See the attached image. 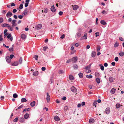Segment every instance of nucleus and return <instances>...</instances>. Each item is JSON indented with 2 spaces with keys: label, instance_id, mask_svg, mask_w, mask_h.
<instances>
[{
  "label": "nucleus",
  "instance_id": "obj_1",
  "mask_svg": "<svg viewBox=\"0 0 124 124\" xmlns=\"http://www.w3.org/2000/svg\"><path fill=\"white\" fill-rule=\"evenodd\" d=\"M42 26L41 24H39L35 27V29L37 30H39L41 28Z\"/></svg>",
  "mask_w": 124,
  "mask_h": 124
},
{
  "label": "nucleus",
  "instance_id": "obj_2",
  "mask_svg": "<svg viewBox=\"0 0 124 124\" xmlns=\"http://www.w3.org/2000/svg\"><path fill=\"white\" fill-rule=\"evenodd\" d=\"M71 91L75 93L77 91V89L74 86H72L71 88Z\"/></svg>",
  "mask_w": 124,
  "mask_h": 124
},
{
  "label": "nucleus",
  "instance_id": "obj_3",
  "mask_svg": "<svg viewBox=\"0 0 124 124\" xmlns=\"http://www.w3.org/2000/svg\"><path fill=\"white\" fill-rule=\"evenodd\" d=\"M78 59V58L77 56L74 57L71 59L72 61L74 62H75L77 61Z\"/></svg>",
  "mask_w": 124,
  "mask_h": 124
},
{
  "label": "nucleus",
  "instance_id": "obj_4",
  "mask_svg": "<svg viewBox=\"0 0 124 124\" xmlns=\"http://www.w3.org/2000/svg\"><path fill=\"white\" fill-rule=\"evenodd\" d=\"M13 15L12 13L9 11L6 14V16L8 18H9L12 16Z\"/></svg>",
  "mask_w": 124,
  "mask_h": 124
},
{
  "label": "nucleus",
  "instance_id": "obj_5",
  "mask_svg": "<svg viewBox=\"0 0 124 124\" xmlns=\"http://www.w3.org/2000/svg\"><path fill=\"white\" fill-rule=\"evenodd\" d=\"M71 6L73 8V9L74 10H76L78 8V6L77 5H72Z\"/></svg>",
  "mask_w": 124,
  "mask_h": 124
},
{
  "label": "nucleus",
  "instance_id": "obj_6",
  "mask_svg": "<svg viewBox=\"0 0 124 124\" xmlns=\"http://www.w3.org/2000/svg\"><path fill=\"white\" fill-rule=\"evenodd\" d=\"M105 113L107 114H108L110 112V109L109 108H106L105 111Z\"/></svg>",
  "mask_w": 124,
  "mask_h": 124
},
{
  "label": "nucleus",
  "instance_id": "obj_7",
  "mask_svg": "<svg viewBox=\"0 0 124 124\" xmlns=\"http://www.w3.org/2000/svg\"><path fill=\"white\" fill-rule=\"evenodd\" d=\"M6 59L7 62L10 63L11 62V59L8 56H7L6 57Z\"/></svg>",
  "mask_w": 124,
  "mask_h": 124
},
{
  "label": "nucleus",
  "instance_id": "obj_8",
  "mask_svg": "<svg viewBox=\"0 0 124 124\" xmlns=\"http://www.w3.org/2000/svg\"><path fill=\"white\" fill-rule=\"evenodd\" d=\"M46 94L47 96L46 99L47 100V102H48L49 101L50 99V96L48 93H47Z\"/></svg>",
  "mask_w": 124,
  "mask_h": 124
},
{
  "label": "nucleus",
  "instance_id": "obj_9",
  "mask_svg": "<svg viewBox=\"0 0 124 124\" xmlns=\"http://www.w3.org/2000/svg\"><path fill=\"white\" fill-rule=\"evenodd\" d=\"M87 34H85V35L83 36L81 38V40H83V39H87Z\"/></svg>",
  "mask_w": 124,
  "mask_h": 124
},
{
  "label": "nucleus",
  "instance_id": "obj_10",
  "mask_svg": "<svg viewBox=\"0 0 124 124\" xmlns=\"http://www.w3.org/2000/svg\"><path fill=\"white\" fill-rule=\"evenodd\" d=\"M51 10L53 12H55L56 9L55 7L53 6H52L51 8Z\"/></svg>",
  "mask_w": 124,
  "mask_h": 124
},
{
  "label": "nucleus",
  "instance_id": "obj_11",
  "mask_svg": "<svg viewBox=\"0 0 124 124\" xmlns=\"http://www.w3.org/2000/svg\"><path fill=\"white\" fill-rule=\"evenodd\" d=\"M96 53L95 51H93L91 53V56L93 57H94L95 56Z\"/></svg>",
  "mask_w": 124,
  "mask_h": 124
},
{
  "label": "nucleus",
  "instance_id": "obj_12",
  "mask_svg": "<svg viewBox=\"0 0 124 124\" xmlns=\"http://www.w3.org/2000/svg\"><path fill=\"white\" fill-rule=\"evenodd\" d=\"M19 121L21 123H23L24 122L25 120L24 118L23 117H21L19 118Z\"/></svg>",
  "mask_w": 124,
  "mask_h": 124
},
{
  "label": "nucleus",
  "instance_id": "obj_13",
  "mask_svg": "<svg viewBox=\"0 0 124 124\" xmlns=\"http://www.w3.org/2000/svg\"><path fill=\"white\" fill-rule=\"evenodd\" d=\"M29 116V114L28 113H26L24 115V117L25 119H27L28 118Z\"/></svg>",
  "mask_w": 124,
  "mask_h": 124
},
{
  "label": "nucleus",
  "instance_id": "obj_14",
  "mask_svg": "<svg viewBox=\"0 0 124 124\" xmlns=\"http://www.w3.org/2000/svg\"><path fill=\"white\" fill-rule=\"evenodd\" d=\"M81 33L80 32L77 33L76 34L75 36L76 38H78L80 37L81 35Z\"/></svg>",
  "mask_w": 124,
  "mask_h": 124
},
{
  "label": "nucleus",
  "instance_id": "obj_15",
  "mask_svg": "<svg viewBox=\"0 0 124 124\" xmlns=\"http://www.w3.org/2000/svg\"><path fill=\"white\" fill-rule=\"evenodd\" d=\"M35 103L36 102L35 101H33L31 103L30 105L32 107H34L35 104Z\"/></svg>",
  "mask_w": 124,
  "mask_h": 124
},
{
  "label": "nucleus",
  "instance_id": "obj_16",
  "mask_svg": "<svg viewBox=\"0 0 124 124\" xmlns=\"http://www.w3.org/2000/svg\"><path fill=\"white\" fill-rule=\"evenodd\" d=\"M96 81L97 83L98 84H99L100 83V79L99 78H96Z\"/></svg>",
  "mask_w": 124,
  "mask_h": 124
},
{
  "label": "nucleus",
  "instance_id": "obj_17",
  "mask_svg": "<svg viewBox=\"0 0 124 124\" xmlns=\"http://www.w3.org/2000/svg\"><path fill=\"white\" fill-rule=\"evenodd\" d=\"M54 118L55 120L57 121H59L60 120L59 117L57 116H55L54 117Z\"/></svg>",
  "mask_w": 124,
  "mask_h": 124
},
{
  "label": "nucleus",
  "instance_id": "obj_18",
  "mask_svg": "<svg viewBox=\"0 0 124 124\" xmlns=\"http://www.w3.org/2000/svg\"><path fill=\"white\" fill-rule=\"evenodd\" d=\"M91 65V64H90L87 66L85 67V70H88L90 68Z\"/></svg>",
  "mask_w": 124,
  "mask_h": 124
},
{
  "label": "nucleus",
  "instance_id": "obj_19",
  "mask_svg": "<svg viewBox=\"0 0 124 124\" xmlns=\"http://www.w3.org/2000/svg\"><path fill=\"white\" fill-rule=\"evenodd\" d=\"M21 38L23 39H24L26 38V36L24 34H22L21 35Z\"/></svg>",
  "mask_w": 124,
  "mask_h": 124
},
{
  "label": "nucleus",
  "instance_id": "obj_20",
  "mask_svg": "<svg viewBox=\"0 0 124 124\" xmlns=\"http://www.w3.org/2000/svg\"><path fill=\"white\" fill-rule=\"evenodd\" d=\"M21 101L22 102H26L27 100L25 98H23L21 99Z\"/></svg>",
  "mask_w": 124,
  "mask_h": 124
},
{
  "label": "nucleus",
  "instance_id": "obj_21",
  "mask_svg": "<svg viewBox=\"0 0 124 124\" xmlns=\"http://www.w3.org/2000/svg\"><path fill=\"white\" fill-rule=\"evenodd\" d=\"M116 89L114 88H113L111 90L110 92L111 93L114 94L115 92Z\"/></svg>",
  "mask_w": 124,
  "mask_h": 124
},
{
  "label": "nucleus",
  "instance_id": "obj_22",
  "mask_svg": "<svg viewBox=\"0 0 124 124\" xmlns=\"http://www.w3.org/2000/svg\"><path fill=\"white\" fill-rule=\"evenodd\" d=\"M80 78H82L83 77V73L80 72L78 74Z\"/></svg>",
  "mask_w": 124,
  "mask_h": 124
},
{
  "label": "nucleus",
  "instance_id": "obj_23",
  "mask_svg": "<svg viewBox=\"0 0 124 124\" xmlns=\"http://www.w3.org/2000/svg\"><path fill=\"white\" fill-rule=\"evenodd\" d=\"M102 24L105 25L107 23L104 20H102L100 22Z\"/></svg>",
  "mask_w": 124,
  "mask_h": 124
},
{
  "label": "nucleus",
  "instance_id": "obj_24",
  "mask_svg": "<svg viewBox=\"0 0 124 124\" xmlns=\"http://www.w3.org/2000/svg\"><path fill=\"white\" fill-rule=\"evenodd\" d=\"M18 63L17 62H15L13 63L12 64V65L13 66H16L18 65Z\"/></svg>",
  "mask_w": 124,
  "mask_h": 124
},
{
  "label": "nucleus",
  "instance_id": "obj_25",
  "mask_svg": "<svg viewBox=\"0 0 124 124\" xmlns=\"http://www.w3.org/2000/svg\"><path fill=\"white\" fill-rule=\"evenodd\" d=\"M94 122V120L93 119H89V122L90 123H92Z\"/></svg>",
  "mask_w": 124,
  "mask_h": 124
},
{
  "label": "nucleus",
  "instance_id": "obj_26",
  "mask_svg": "<svg viewBox=\"0 0 124 124\" xmlns=\"http://www.w3.org/2000/svg\"><path fill=\"white\" fill-rule=\"evenodd\" d=\"M69 79L70 80H74V78L72 75H70L69 76Z\"/></svg>",
  "mask_w": 124,
  "mask_h": 124
},
{
  "label": "nucleus",
  "instance_id": "obj_27",
  "mask_svg": "<svg viewBox=\"0 0 124 124\" xmlns=\"http://www.w3.org/2000/svg\"><path fill=\"white\" fill-rule=\"evenodd\" d=\"M24 15H26V14L27 13V8H26L24 10Z\"/></svg>",
  "mask_w": 124,
  "mask_h": 124
},
{
  "label": "nucleus",
  "instance_id": "obj_28",
  "mask_svg": "<svg viewBox=\"0 0 124 124\" xmlns=\"http://www.w3.org/2000/svg\"><path fill=\"white\" fill-rule=\"evenodd\" d=\"M18 97V95L16 93H15L13 95V97L15 98H17Z\"/></svg>",
  "mask_w": 124,
  "mask_h": 124
},
{
  "label": "nucleus",
  "instance_id": "obj_29",
  "mask_svg": "<svg viewBox=\"0 0 124 124\" xmlns=\"http://www.w3.org/2000/svg\"><path fill=\"white\" fill-rule=\"evenodd\" d=\"M73 67L75 69H77L78 68V65L76 64H74L73 65Z\"/></svg>",
  "mask_w": 124,
  "mask_h": 124
},
{
  "label": "nucleus",
  "instance_id": "obj_30",
  "mask_svg": "<svg viewBox=\"0 0 124 124\" xmlns=\"http://www.w3.org/2000/svg\"><path fill=\"white\" fill-rule=\"evenodd\" d=\"M99 66L100 67V68L101 70H104V66L101 64Z\"/></svg>",
  "mask_w": 124,
  "mask_h": 124
},
{
  "label": "nucleus",
  "instance_id": "obj_31",
  "mask_svg": "<svg viewBox=\"0 0 124 124\" xmlns=\"http://www.w3.org/2000/svg\"><path fill=\"white\" fill-rule=\"evenodd\" d=\"M16 21V20H12L11 22V23L12 24V25H14V24L15 23Z\"/></svg>",
  "mask_w": 124,
  "mask_h": 124
},
{
  "label": "nucleus",
  "instance_id": "obj_32",
  "mask_svg": "<svg viewBox=\"0 0 124 124\" xmlns=\"http://www.w3.org/2000/svg\"><path fill=\"white\" fill-rule=\"evenodd\" d=\"M119 55L120 56H123L124 55V52H120L119 53Z\"/></svg>",
  "mask_w": 124,
  "mask_h": 124
},
{
  "label": "nucleus",
  "instance_id": "obj_33",
  "mask_svg": "<svg viewBox=\"0 0 124 124\" xmlns=\"http://www.w3.org/2000/svg\"><path fill=\"white\" fill-rule=\"evenodd\" d=\"M119 45V44L117 42H116L114 44V46L115 47H117Z\"/></svg>",
  "mask_w": 124,
  "mask_h": 124
},
{
  "label": "nucleus",
  "instance_id": "obj_34",
  "mask_svg": "<svg viewBox=\"0 0 124 124\" xmlns=\"http://www.w3.org/2000/svg\"><path fill=\"white\" fill-rule=\"evenodd\" d=\"M38 74V73L37 71L33 73V75L34 76H37Z\"/></svg>",
  "mask_w": 124,
  "mask_h": 124
},
{
  "label": "nucleus",
  "instance_id": "obj_35",
  "mask_svg": "<svg viewBox=\"0 0 124 124\" xmlns=\"http://www.w3.org/2000/svg\"><path fill=\"white\" fill-rule=\"evenodd\" d=\"M95 75L96 77H99L100 76V75L99 73L96 72L95 73Z\"/></svg>",
  "mask_w": 124,
  "mask_h": 124
},
{
  "label": "nucleus",
  "instance_id": "obj_36",
  "mask_svg": "<svg viewBox=\"0 0 124 124\" xmlns=\"http://www.w3.org/2000/svg\"><path fill=\"white\" fill-rule=\"evenodd\" d=\"M120 106V105L119 104L117 103V104L116 105V107L117 108H119Z\"/></svg>",
  "mask_w": 124,
  "mask_h": 124
},
{
  "label": "nucleus",
  "instance_id": "obj_37",
  "mask_svg": "<svg viewBox=\"0 0 124 124\" xmlns=\"http://www.w3.org/2000/svg\"><path fill=\"white\" fill-rule=\"evenodd\" d=\"M113 78L112 77H110L109 78V81L111 82H113Z\"/></svg>",
  "mask_w": 124,
  "mask_h": 124
},
{
  "label": "nucleus",
  "instance_id": "obj_38",
  "mask_svg": "<svg viewBox=\"0 0 124 124\" xmlns=\"http://www.w3.org/2000/svg\"><path fill=\"white\" fill-rule=\"evenodd\" d=\"M9 25V24H8L7 23H4L2 25V26L3 27H7Z\"/></svg>",
  "mask_w": 124,
  "mask_h": 124
},
{
  "label": "nucleus",
  "instance_id": "obj_39",
  "mask_svg": "<svg viewBox=\"0 0 124 124\" xmlns=\"http://www.w3.org/2000/svg\"><path fill=\"white\" fill-rule=\"evenodd\" d=\"M19 62L20 64H21L22 62V58L21 57L20 58L19 61Z\"/></svg>",
  "mask_w": 124,
  "mask_h": 124
},
{
  "label": "nucleus",
  "instance_id": "obj_40",
  "mask_svg": "<svg viewBox=\"0 0 124 124\" xmlns=\"http://www.w3.org/2000/svg\"><path fill=\"white\" fill-rule=\"evenodd\" d=\"M86 77L88 78H93V76L92 75H86Z\"/></svg>",
  "mask_w": 124,
  "mask_h": 124
},
{
  "label": "nucleus",
  "instance_id": "obj_41",
  "mask_svg": "<svg viewBox=\"0 0 124 124\" xmlns=\"http://www.w3.org/2000/svg\"><path fill=\"white\" fill-rule=\"evenodd\" d=\"M102 13L103 14L106 15L107 14V12L105 11V10H103L102 11Z\"/></svg>",
  "mask_w": 124,
  "mask_h": 124
},
{
  "label": "nucleus",
  "instance_id": "obj_42",
  "mask_svg": "<svg viewBox=\"0 0 124 124\" xmlns=\"http://www.w3.org/2000/svg\"><path fill=\"white\" fill-rule=\"evenodd\" d=\"M18 119V118L17 117L15 118L13 120V121L15 122H17Z\"/></svg>",
  "mask_w": 124,
  "mask_h": 124
},
{
  "label": "nucleus",
  "instance_id": "obj_43",
  "mask_svg": "<svg viewBox=\"0 0 124 124\" xmlns=\"http://www.w3.org/2000/svg\"><path fill=\"white\" fill-rule=\"evenodd\" d=\"M97 104V102L96 101H94L93 103V105L94 106L96 107V105Z\"/></svg>",
  "mask_w": 124,
  "mask_h": 124
},
{
  "label": "nucleus",
  "instance_id": "obj_44",
  "mask_svg": "<svg viewBox=\"0 0 124 124\" xmlns=\"http://www.w3.org/2000/svg\"><path fill=\"white\" fill-rule=\"evenodd\" d=\"M101 47L100 46H99L97 47V52H99L101 49Z\"/></svg>",
  "mask_w": 124,
  "mask_h": 124
},
{
  "label": "nucleus",
  "instance_id": "obj_45",
  "mask_svg": "<svg viewBox=\"0 0 124 124\" xmlns=\"http://www.w3.org/2000/svg\"><path fill=\"white\" fill-rule=\"evenodd\" d=\"M23 5L22 4H21L20 5L19 8L20 9H21L23 8Z\"/></svg>",
  "mask_w": 124,
  "mask_h": 124
},
{
  "label": "nucleus",
  "instance_id": "obj_46",
  "mask_svg": "<svg viewBox=\"0 0 124 124\" xmlns=\"http://www.w3.org/2000/svg\"><path fill=\"white\" fill-rule=\"evenodd\" d=\"M38 56L37 55H35L34 56L33 58H35V59L36 60H37Z\"/></svg>",
  "mask_w": 124,
  "mask_h": 124
},
{
  "label": "nucleus",
  "instance_id": "obj_47",
  "mask_svg": "<svg viewBox=\"0 0 124 124\" xmlns=\"http://www.w3.org/2000/svg\"><path fill=\"white\" fill-rule=\"evenodd\" d=\"M3 21V19L2 18H0V23H2Z\"/></svg>",
  "mask_w": 124,
  "mask_h": 124
},
{
  "label": "nucleus",
  "instance_id": "obj_48",
  "mask_svg": "<svg viewBox=\"0 0 124 124\" xmlns=\"http://www.w3.org/2000/svg\"><path fill=\"white\" fill-rule=\"evenodd\" d=\"M68 109V107L67 106H65L64 108V110L65 111H67Z\"/></svg>",
  "mask_w": 124,
  "mask_h": 124
},
{
  "label": "nucleus",
  "instance_id": "obj_49",
  "mask_svg": "<svg viewBox=\"0 0 124 124\" xmlns=\"http://www.w3.org/2000/svg\"><path fill=\"white\" fill-rule=\"evenodd\" d=\"M115 61L116 62H117L118 61V57H116L114 59Z\"/></svg>",
  "mask_w": 124,
  "mask_h": 124
},
{
  "label": "nucleus",
  "instance_id": "obj_50",
  "mask_svg": "<svg viewBox=\"0 0 124 124\" xmlns=\"http://www.w3.org/2000/svg\"><path fill=\"white\" fill-rule=\"evenodd\" d=\"M9 51H13V47H11L8 49Z\"/></svg>",
  "mask_w": 124,
  "mask_h": 124
},
{
  "label": "nucleus",
  "instance_id": "obj_51",
  "mask_svg": "<svg viewBox=\"0 0 124 124\" xmlns=\"http://www.w3.org/2000/svg\"><path fill=\"white\" fill-rule=\"evenodd\" d=\"M58 72L59 74H62L64 73V71L62 70H60Z\"/></svg>",
  "mask_w": 124,
  "mask_h": 124
},
{
  "label": "nucleus",
  "instance_id": "obj_52",
  "mask_svg": "<svg viewBox=\"0 0 124 124\" xmlns=\"http://www.w3.org/2000/svg\"><path fill=\"white\" fill-rule=\"evenodd\" d=\"M99 32H96L95 33V34H96L95 36L96 37H98V36H99Z\"/></svg>",
  "mask_w": 124,
  "mask_h": 124
},
{
  "label": "nucleus",
  "instance_id": "obj_53",
  "mask_svg": "<svg viewBox=\"0 0 124 124\" xmlns=\"http://www.w3.org/2000/svg\"><path fill=\"white\" fill-rule=\"evenodd\" d=\"M23 105H22L18 107V108L17 109H19L23 108Z\"/></svg>",
  "mask_w": 124,
  "mask_h": 124
},
{
  "label": "nucleus",
  "instance_id": "obj_54",
  "mask_svg": "<svg viewBox=\"0 0 124 124\" xmlns=\"http://www.w3.org/2000/svg\"><path fill=\"white\" fill-rule=\"evenodd\" d=\"M63 12L61 11H60L58 13L61 16L63 14Z\"/></svg>",
  "mask_w": 124,
  "mask_h": 124
},
{
  "label": "nucleus",
  "instance_id": "obj_55",
  "mask_svg": "<svg viewBox=\"0 0 124 124\" xmlns=\"http://www.w3.org/2000/svg\"><path fill=\"white\" fill-rule=\"evenodd\" d=\"M48 48L47 47H43V50L45 51H46V50Z\"/></svg>",
  "mask_w": 124,
  "mask_h": 124
},
{
  "label": "nucleus",
  "instance_id": "obj_56",
  "mask_svg": "<svg viewBox=\"0 0 124 124\" xmlns=\"http://www.w3.org/2000/svg\"><path fill=\"white\" fill-rule=\"evenodd\" d=\"M72 61L71 59H70L68 60L66 62V63H69L71 62V61Z\"/></svg>",
  "mask_w": 124,
  "mask_h": 124
},
{
  "label": "nucleus",
  "instance_id": "obj_57",
  "mask_svg": "<svg viewBox=\"0 0 124 124\" xmlns=\"http://www.w3.org/2000/svg\"><path fill=\"white\" fill-rule=\"evenodd\" d=\"M62 99L63 100H65L66 99V97L65 96H63V97L62 98Z\"/></svg>",
  "mask_w": 124,
  "mask_h": 124
},
{
  "label": "nucleus",
  "instance_id": "obj_58",
  "mask_svg": "<svg viewBox=\"0 0 124 124\" xmlns=\"http://www.w3.org/2000/svg\"><path fill=\"white\" fill-rule=\"evenodd\" d=\"M14 57V55L13 54H11L10 55L9 58L11 59H12L13 57Z\"/></svg>",
  "mask_w": 124,
  "mask_h": 124
},
{
  "label": "nucleus",
  "instance_id": "obj_59",
  "mask_svg": "<svg viewBox=\"0 0 124 124\" xmlns=\"http://www.w3.org/2000/svg\"><path fill=\"white\" fill-rule=\"evenodd\" d=\"M11 34H8V36H7V38L8 39H9L10 37H11Z\"/></svg>",
  "mask_w": 124,
  "mask_h": 124
},
{
  "label": "nucleus",
  "instance_id": "obj_60",
  "mask_svg": "<svg viewBox=\"0 0 124 124\" xmlns=\"http://www.w3.org/2000/svg\"><path fill=\"white\" fill-rule=\"evenodd\" d=\"M2 35H0V41H2L3 40V38H2Z\"/></svg>",
  "mask_w": 124,
  "mask_h": 124
},
{
  "label": "nucleus",
  "instance_id": "obj_61",
  "mask_svg": "<svg viewBox=\"0 0 124 124\" xmlns=\"http://www.w3.org/2000/svg\"><path fill=\"white\" fill-rule=\"evenodd\" d=\"M18 17L19 18L21 19L23 18V16L22 15H19L18 16Z\"/></svg>",
  "mask_w": 124,
  "mask_h": 124
},
{
  "label": "nucleus",
  "instance_id": "obj_62",
  "mask_svg": "<svg viewBox=\"0 0 124 124\" xmlns=\"http://www.w3.org/2000/svg\"><path fill=\"white\" fill-rule=\"evenodd\" d=\"M15 5H16L15 4V3H11V5H10V6L11 7L15 6Z\"/></svg>",
  "mask_w": 124,
  "mask_h": 124
},
{
  "label": "nucleus",
  "instance_id": "obj_63",
  "mask_svg": "<svg viewBox=\"0 0 124 124\" xmlns=\"http://www.w3.org/2000/svg\"><path fill=\"white\" fill-rule=\"evenodd\" d=\"M85 72L87 73L90 72L91 71V70H85Z\"/></svg>",
  "mask_w": 124,
  "mask_h": 124
},
{
  "label": "nucleus",
  "instance_id": "obj_64",
  "mask_svg": "<svg viewBox=\"0 0 124 124\" xmlns=\"http://www.w3.org/2000/svg\"><path fill=\"white\" fill-rule=\"evenodd\" d=\"M16 11L17 10L15 9H13L12 12L13 13H15L16 12Z\"/></svg>",
  "mask_w": 124,
  "mask_h": 124
}]
</instances>
